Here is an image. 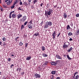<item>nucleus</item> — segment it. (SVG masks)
Instances as JSON below:
<instances>
[{"instance_id": "8", "label": "nucleus", "mask_w": 79, "mask_h": 79, "mask_svg": "<svg viewBox=\"0 0 79 79\" xmlns=\"http://www.w3.org/2000/svg\"><path fill=\"white\" fill-rule=\"evenodd\" d=\"M46 23L48 25L50 26H51L52 25V23L51 22L47 21Z\"/></svg>"}, {"instance_id": "44", "label": "nucleus", "mask_w": 79, "mask_h": 79, "mask_svg": "<svg viewBox=\"0 0 79 79\" xmlns=\"http://www.w3.org/2000/svg\"><path fill=\"white\" fill-rule=\"evenodd\" d=\"M7 61H11L10 58H8V59H7Z\"/></svg>"}, {"instance_id": "13", "label": "nucleus", "mask_w": 79, "mask_h": 79, "mask_svg": "<svg viewBox=\"0 0 79 79\" xmlns=\"http://www.w3.org/2000/svg\"><path fill=\"white\" fill-rule=\"evenodd\" d=\"M28 26L29 29H32V25L31 24H29L28 23Z\"/></svg>"}, {"instance_id": "64", "label": "nucleus", "mask_w": 79, "mask_h": 79, "mask_svg": "<svg viewBox=\"0 0 79 79\" xmlns=\"http://www.w3.org/2000/svg\"><path fill=\"white\" fill-rule=\"evenodd\" d=\"M76 73H74V74L73 75L75 77V76H76Z\"/></svg>"}, {"instance_id": "46", "label": "nucleus", "mask_w": 79, "mask_h": 79, "mask_svg": "<svg viewBox=\"0 0 79 79\" xmlns=\"http://www.w3.org/2000/svg\"><path fill=\"white\" fill-rule=\"evenodd\" d=\"M38 68L40 69H40V70H41V69H42V68H41V67H40V66L38 67Z\"/></svg>"}, {"instance_id": "3", "label": "nucleus", "mask_w": 79, "mask_h": 79, "mask_svg": "<svg viewBox=\"0 0 79 79\" xmlns=\"http://www.w3.org/2000/svg\"><path fill=\"white\" fill-rule=\"evenodd\" d=\"M59 61H60V60H56V62L55 61H52L50 62V64L52 65H54V66H56L57 64H58L59 63Z\"/></svg>"}, {"instance_id": "49", "label": "nucleus", "mask_w": 79, "mask_h": 79, "mask_svg": "<svg viewBox=\"0 0 79 79\" xmlns=\"http://www.w3.org/2000/svg\"><path fill=\"white\" fill-rule=\"evenodd\" d=\"M24 72L21 73V75H22V76H23V75H24Z\"/></svg>"}, {"instance_id": "25", "label": "nucleus", "mask_w": 79, "mask_h": 79, "mask_svg": "<svg viewBox=\"0 0 79 79\" xmlns=\"http://www.w3.org/2000/svg\"><path fill=\"white\" fill-rule=\"evenodd\" d=\"M2 6L3 7V8H8V7L6 6H5V5H3Z\"/></svg>"}, {"instance_id": "24", "label": "nucleus", "mask_w": 79, "mask_h": 79, "mask_svg": "<svg viewBox=\"0 0 79 79\" xmlns=\"http://www.w3.org/2000/svg\"><path fill=\"white\" fill-rule=\"evenodd\" d=\"M51 73L52 74L55 75V73H56V71H52L51 72Z\"/></svg>"}, {"instance_id": "1", "label": "nucleus", "mask_w": 79, "mask_h": 79, "mask_svg": "<svg viewBox=\"0 0 79 79\" xmlns=\"http://www.w3.org/2000/svg\"><path fill=\"white\" fill-rule=\"evenodd\" d=\"M53 13V10L51 9H49V11L45 10L44 15L45 16H47L48 18V16H50V15L52 13Z\"/></svg>"}, {"instance_id": "18", "label": "nucleus", "mask_w": 79, "mask_h": 79, "mask_svg": "<svg viewBox=\"0 0 79 79\" xmlns=\"http://www.w3.org/2000/svg\"><path fill=\"white\" fill-rule=\"evenodd\" d=\"M67 30H69V29H72L71 28L69 25H68L67 27Z\"/></svg>"}, {"instance_id": "32", "label": "nucleus", "mask_w": 79, "mask_h": 79, "mask_svg": "<svg viewBox=\"0 0 79 79\" xmlns=\"http://www.w3.org/2000/svg\"><path fill=\"white\" fill-rule=\"evenodd\" d=\"M15 5L14 4L13 5V6H11V9H13V8H15Z\"/></svg>"}, {"instance_id": "33", "label": "nucleus", "mask_w": 79, "mask_h": 79, "mask_svg": "<svg viewBox=\"0 0 79 79\" xmlns=\"http://www.w3.org/2000/svg\"><path fill=\"white\" fill-rule=\"evenodd\" d=\"M25 47H27V46H28V43H25Z\"/></svg>"}, {"instance_id": "6", "label": "nucleus", "mask_w": 79, "mask_h": 79, "mask_svg": "<svg viewBox=\"0 0 79 79\" xmlns=\"http://www.w3.org/2000/svg\"><path fill=\"white\" fill-rule=\"evenodd\" d=\"M52 36L53 37V39H55V37H56V31H54V32H52Z\"/></svg>"}, {"instance_id": "10", "label": "nucleus", "mask_w": 79, "mask_h": 79, "mask_svg": "<svg viewBox=\"0 0 79 79\" xmlns=\"http://www.w3.org/2000/svg\"><path fill=\"white\" fill-rule=\"evenodd\" d=\"M40 35V34L39 33L38 31H36L35 33L34 34V35H35V36H38V35H39V36Z\"/></svg>"}, {"instance_id": "61", "label": "nucleus", "mask_w": 79, "mask_h": 79, "mask_svg": "<svg viewBox=\"0 0 79 79\" xmlns=\"http://www.w3.org/2000/svg\"><path fill=\"white\" fill-rule=\"evenodd\" d=\"M9 2L10 3H11L12 2V0H9Z\"/></svg>"}, {"instance_id": "52", "label": "nucleus", "mask_w": 79, "mask_h": 79, "mask_svg": "<svg viewBox=\"0 0 79 79\" xmlns=\"http://www.w3.org/2000/svg\"><path fill=\"white\" fill-rule=\"evenodd\" d=\"M70 26H73V23L71 22L70 24Z\"/></svg>"}, {"instance_id": "22", "label": "nucleus", "mask_w": 79, "mask_h": 79, "mask_svg": "<svg viewBox=\"0 0 79 79\" xmlns=\"http://www.w3.org/2000/svg\"><path fill=\"white\" fill-rule=\"evenodd\" d=\"M48 25L46 23L45 24V25L44 27V28L47 29V28H48Z\"/></svg>"}, {"instance_id": "58", "label": "nucleus", "mask_w": 79, "mask_h": 79, "mask_svg": "<svg viewBox=\"0 0 79 79\" xmlns=\"http://www.w3.org/2000/svg\"><path fill=\"white\" fill-rule=\"evenodd\" d=\"M43 23H44V22L42 21L41 23H40V24H41V26H42V24H43Z\"/></svg>"}, {"instance_id": "63", "label": "nucleus", "mask_w": 79, "mask_h": 79, "mask_svg": "<svg viewBox=\"0 0 79 79\" xmlns=\"http://www.w3.org/2000/svg\"><path fill=\"white\" fill-rule=\"evenodd\" d=\"M28 2H29V3H31V0H29Z\"/></svg>"}, {"instance_id": "50", "label": "nucleus", "mask_w": 79, "mask_h": 79, "mask_svg": "<svg viewBox=\"0 0 79 79\" xmlns=\"http://www.w3.org/2000/svg\"><path fill=\"white\" fill-rule=\"evenodd\" d=\"M2 42L0 41V45H1V46H2Z\"/></svg>"}, {"instance_id": "35", "label": "nucleus", "mask_w": 79, "mask_h": 79, "mask_svg": "<svg viewBox=\"0 0 79 79\" xmlns=\"http://www.w3.org/2000/svg\"><path fill=\"white\" fill-rule=\"evenodd\" d=\"M23 5H27V4L26 2H24L23 3Z\"/></svg>"}, {"instance_id": "36", "label": "nucleus", "mask_w": 79, "mask_h": 79, "mask_svg": "<svg viewBox=\"0 0 79 79\" xmlns=\"http://www.w3.org/2000/svg\"><path fill=\"white\" fill-rule=\"evenodd\" d=\"M11 14H10V13L9 14V18L11 19Z\"/></svg>"}, {"instance_id": "48", "label": "nucleus", "mask_w": 79, "mask_h": 79, "mask_svg": "<svg viewBox=\"0 0 79 79\" xmlns=\"http://www.w3.org/2000/svg\"><path fill=\"white\" fill-rule=\"evenodd\" d=\"M18 10H20L21 11H22L23 10H22L21 9V7H19L18 8Z\"/></svg>"}, {"instance_id": "42", "label": "nucleus", "mask_w": 79, "mask_h": 79, "mask_svg": "<svg viewBox=\"0 0 79 79\" xmlns=\"http://www.w3.org/2000/svg\"><path fill=\"white\" fill-rule=\"evenodd\" d=\"M31 8L32 9H34V6H33V5H31Z\"/></svg>"}, {"instance_id": "41", "label": "nucleus", "mask_w": 79, "mask_h": 79, "mask_svg": "<svg viewBox=\"0 0 79 79\" xmlns=\"http://www.w3.org/2000/svg\"><path fill=\"white\" fill-rule=\"evenodd\" d=\"M10 3H11L9 1L8 2H7L6 3L7 5H10Z\"/></svg>"}, {"instance_id": "5", "label": "nucleus", "mask_w": 79, "mask_h": 79, "mask_svg": "<svg viewBox=\"0 0 79 79\" xmlns=\"http://www.w3.org/2000/svg\"><path fill=\"white\" fill-rule=\"evenodd\" d=\"M27 19V17H26V16H24L23 17L22 19L21 20V22H23V23H24L25 20H26Z\"/></svg>"}, {"instance_id": "12", "label": "nucleus", "mask_w": 79, "mask_h": 79, "mask_svg": "<svg viewBox=\"0 0 79 79\" xmlns=\"http://www.w3.org/2000/svg\"><path fill=\"white\" fill-rule=\"evenodd\" d=\"M31 59V56H27V57L26 60H30V59Z\"/></svg>"}, {"instance_id": "26", "label": "nucleus", "mask_w": 79, "mask_h": 79, "mask_svg": "<svg viewBox=\"0 0 79 79\" xmlns=\"http://www.w3.org/2000/svg\"><path fill=\"white\" fill-rule=\"evenodd\" d=\"M76 35L77 36L78 35H79V31H77L76 32Z\"/></svg>"}, {"instance_id": "7", "label": "nucleus", "mask_w": 79, "mask_h": 79, "mask_svg": "<svg viewBox=\"0 0 79 79\" xmlns=\"http://www.w3.org/2000/svg\"><path fill=\"white\" fill-rule=\"evenodd\" d=\"M48 62L47 61H45L44 62V63L43 65L42 66H41V67L42 68H43V67H44L45 66H46V65H47L48 64Z\"/></svg>"}, {"instance_id": "54", "label": "nucleus", "mask_w": 79, "mask_h": 79, "mask_svg": "<svg viewBox=\"0 0 79 79\" xmlns=\"http://www.w3.org/2000/svg\"><path fill=\"white\" fill-rule=\"evenodd\" d=\"M0 10H1V11H2V12H3V8H1V9H0Z\"/></svg>"}, {"instance_id": "57", "label": "nucleus", "mask_w": 79, "mask_h": 79, "mask_svg": "<svg viewBox=\"0 0 79 79\" xmlns=\"http://www.w3.org/2000/svg\"><path fill=\"white\" fill-rule=\"evenodd\" d=\"M58 5H57V4H56L55 6L53 5V6H54V8H56L57 6Z\"/></svg>"}, {"instance_id": "53", "label": "nucleus", "mask_w": 79, "mask_h": 79, "mask_svg": "<svg viewBox=\"0 0 79 79\" xmlns=\"http://www.w3.org/2000/svg\"><path fill=\"white\" fill-rule=\"evenodd\" d=\"M69 40L70 41H72L73 40V39L72 38H70V39H69Z\"/></svg>"}, {"instance_id": "11", "label": "nucleus", "mask_w": 79, "mask_h": 79, "mask_svg": "<svg viewBox=\"0 0 79 79\" xmlns=\"http://www.w3.org/2000/svg\"><path fill=\"white\" fill-rule=\"evenodd\" d=\"M21 17H22V15L19 14L17 15V19H19L20 18H21Z\"/></svg>"}, {"instance_id": "20", "label": "nucleus", "mask_w": 79, "mask_h": 79, "mask_svg": "<svg viewBox=\"0 0 79 79\" xmlns=\"http://www.w3.org/2000/svg\"><path fill=\"white\" fill-rule=\"evenodd\" d=\"M18 2H19V0H16L14 2V5H16V3H18Z\"/></svg>"}, {"instance_id": "15", "label": "nucleus", "mask_w": 79, "mask_h": 79, "mask_svg": "<svg viewBox=\"0 0 79 79\" xmlns=\"http://www.w3.org/2000/svg\"><path fill=\"white\" fill-rule=\"evenodd\" d=\"M16 15L15 14H13L12 15V18H16Z\"/></svg>"}, {"instance_id": "45", "label": "nucleus", "mask_w": 79, "mask_h": 79, "mask_svg": "<svg viewBox=\"0 0 79 79\" xmlns=\"http://www.w3.org/2000/svg\"><path fill=\"white\" fill-rule=\"evenodd\" d=\"M19 5H23V2H22L21 1L19 2Z\"/></svg>"}, {"instance_id": "38", "label": "nucleus", "mask_w": 79, "mask_h": 79, "mask_svg": "<svg viewBox=\"0 0 79 79\" xmlns=\"http://www.w3.org/2000/svg\"><path fill=\"white\" fill-rule=\"evenodd\" d=\"M2 40L4 42H5V41H6V38H2Z\"/></svg>"}, {"instance_id": "14", "label": "nucleus", "mask_w": 79, "mask_h": 79, "mask_svg": "<svg viewBox=\"0 0 79 79\" xmlns=\"http://www.w3.org/2000/svg\"><path fill=\"white\" fill-rule=\"evenodd\" d=\"M63 15L64 19H66V18H67V15H66V13L64 12L63 13Z\"/></svg>"}, {"instance_id": "39", "label": "nucleus", "mask_w": 79, "mask_h": 79, "mask_svg": "<svg viewBox=\"0 0 79 79\" xmlns=\"http://www.w3.org/2000/svg\"><path fill=\"white\" fill-rule=\"evenodd\" d=\"M28 23V22L27 21H26L25 22V23H24V26H26V24H27V23Z\"/></svg>"}, {"instance_id": "62", "label": "nucleus", "mask_w": 79, "mask_h": 79, "mask_svg": "<svg viewBox=\"0 0 79 79\" xmlns=\"http://www.w3.org/2000/svg\"><path fill=\"white\" fill-rule=\"evenodd\" d=\"M56 79H60V77H57Z\"/></svg>"}, {"instance_id": "2", "label": "nucleus", "mask_w": 79, "mask_h": 79, "mask_svg": "<svg viewBox=\"0 0 79 79\" xmlns=\"http://www.w3.org/2000/svg\"><path fill=\"white\" fill-rule=\"evenodd\" d=\"M69 43L68 42H66L64 43V44L63 45V47L64 49L65 48H68L69 47Z\"/></svg>"}, {"instance_id": "55", "label": "nucleus", "mask_w": 79, "mask_h": 79, "mask_svg": "<svg viewBox=\"0 0 79 79\" xmlns=\"http://www.w3.org/2000/svg\"><path fill=\"white\" fill-rule=\"evenodd\" d=\"M15 13V11H11L10 13L12 15V13Z\"/></svg>"}, {"instance_id": "17", "label": "nucleus", "mask_w": 79, "mask_h": 79, "mask_svg": "<svg viewBox=\"0 0 79 79\" xmlns=\"http://www.w3.org/2000/svg\"><path fill=\"white\" fill-rule=\"evenodd\" d=\"M42 55L44 56V57H47V56H48V55L46 54L45 53H43Z\"/></svg>"}, {"instance_id": "16", "label": "nucleus", "mask_w": 79, "mask_h": 79, "mask_svg": "<svg viewBox=\"0 0 79 79\" xmlns=\"http://www.w3.org/2000/svg\"><path fill=\"white\" fill-rule=\"evenodd\" d=\"M73 50V48L71 47L69 49H68L67 51V52H68L69 53Z\"/></svg>"}, {"instance_id": "19", "label": "nucleus", "mask_w": 79, "mask_h": 79, "mask_svg": "<svg viewBox=\"0 0 79 79\" xmlns=\"http://www.w3.org/2000/svg\"><path fill=\"white\" fill-rule=\"evenodd\" d=\"M67 57L69 60H72V58L69 57V55H68V54L67 55Z\"/></svg>"}, {"instance_id": "27", "label": "nucleus", "mask_w": 79, "mask_h": 79, "mask_svg": "<svg viewBox=\"0 0 79 79\" xmlns=\"http://www.w3.org/2000/svg\"><path fill=\"white\" fill-rule=\"evenodd\" d=\"M23 45V44L22 43V42H21V41L19 44V45L20 46H21V45Z\"/></svg>"}, {"instance_id": "21", "label": "nucleus", "mask_w": 79, "mask_h": 79, "mask_svg": "<svg viewBox=\"0 0 79 79\" xmlns=\"http://www.w3.org/2000/svg\"><path fill=\"white\" fill-rule=\"evenodd\" d=\"M33 4H35L36 3H37V2H38V0H33Z\"/></svg>"}, {"instance_id": "31", "label": "nucleus", "mask_w": 79, "mask_h": 79, "mask_svg": "<svg viewBox=\"0 0 79 79\" xmlns=\"http://www.w3.org/2000/svg\"><path fill=\"white\" fill-rule=\"evenodd\" d=\"M5 45H6V43H5V42H4L3 44V47H5Z\"/></svg>"}, {"instance_id": "40", "label": "nucleus", "mask_w": 79, "mask_h": 79, "mask_svg": "<svg viewBox=\"0 0 79 79\" xmlns=\"http://www.w3.org/2000/svg\"><path fill=\"white\" fill-rule=\"evenodd\" d=\"M43 5H44V3H41V4H39V5H40V7H42Z\"/></svg>"}, {"instance_id": "47", "label": "nucleus", "mask_w": 79, "mask_h": 79, "mask_svg": "<svg viewBox=\"0 0 79 79\" xmlns=\"http://www.w3.org/2000/svg\"><path fill=\"white\" fill-rule=\"evenodd\" d=\"M76 17H79V14H76Z\"/></svg>"}, {"instance_id": "30", "label": "nucleus", "mask_w": 79, "mask_h": 79, "mask_svg": "<svg viewBox=\"0 0 79 79\" xmlns=\"http://www.w3.org/2000/svg\"><path fill=\"white\" fill-rule=\"evenodd\" d=\"M19 37H17L15 39V41H16V42H17V40H18L17 39H18L19 38Z\"/></svg>"}, {"instance_id": "9", "label": "nucleus", "mask_w": 79, "mask_h": 79, "mask_svg": "<svg viewBox=\"0 0 79 79\" xmlns=\"http://www.w3.org/2000/svg\"><path fill=\"white\" fill-rule=\"evenodd\" d=\"M56 58L57 59H59V60H62V57L60 56L59 54H56Z\"/></svg>"}, {"instance_id": "37", "label": "nucleus", "mask_w": 79, "mask_h": 79, "mask_svg": "<svg viewBox=\"0 0 79 79\" xmlns=\"http://www.w3.org/2000/svg\"><path fill=\"white\" fill-rule=\"evenodd\" d=\"M79 75H77L76 76V78H75L76 79H79Z\"/></svg>"}, {"instance_id": "56", "label": "nucleus", "mask_w": 79, "mask_h": 79, "mask_svg": "<svg viewBox=\"0 0 79 79\" xmlns=\"http://www.w3.org/2000/svg\"><path fill=\"white\" fill-rule=\"evenodd\" d=\"M64 58H66V55H64Z\"/></svg>"}, {"instance_id": "60", "label": "nucleus", "mask_w": 79, "mask_h": 79, "mask_svg": "<svg viewBox=\"0 0 79 79\" xmlns=\"http://www.w3.org/2000/svg\"><path fill=\"white\" fill-rule=\"evenodd\" d=\"M3 79H6V77L5 76H4L3 77Z\"/></svg>"}, {"instance_id": "51", "label": "nucleus", "mask_w": 79, "mask_h": 79, "mask_svg": "<svg viewBox=\"0 0 79 79\" xmlns=\"http://www.w3.org/2000/svg\"><path fill=\"white\" fill-rule=\"evenodd\" d=\"M61 34V33H59L58 34V35L57 36V37H58L59 36H60V34Z\"/></svg>"}, {"instance_id": "4", "label": "nucleus", "mask_w": 79, "mask_h": 79, "mask_svg": "<svg viewBox=\"0 0 79 79\" xmlns=\"http://www.w3.org/2000/svg\"><path fill=\"white\" fill-rule=\"evenodd\" d=\"M34 76L35 78H38L39 79V78H40L41 77V76L40 74H35Z\"/></svg>"}, {"instance_id": "59", "label": "nucleus", "mask_w": 79, "mask_h": 79, "mask_svg": "<svg viewBox=\"0 0 79 79\" xmlns=\"http://www.w3.org/2000/svg\"><path fill=\"white\" fill-rule=\"evenodd\" d=\"M8 0H5V2L6 3V2H8Z\"/></svg>"}, {"instance_id": "43", "label": "nucleus", "mask_w": 79, "mask_h": 79, "mask_svg": "<svg viewBox=\"0 0 79 79\" xmlns=\"http://www.w3.org/2000/svg\"><path fill=\"white\" fill-rule=\"evenodd\" d=\"M47 8H48L50 7V4H48L46 6Z\"/></svg>"}, {"instance_id": "23", "label": "nucleus", "mask_w": 79, "mask_h": 79, "mask_svg": "<svg viewBox=\"0 0 79 79\" xmlns=\"http://www.w3.org/2000/svg\"><path fill=\"white\" fill-rule=\"evenodd\" d=\"M41 49L42 51H44L45 50V47L44 46H42L41 48Z\"/></svg>"}, {"instance_id": "34", "label": "nucleus", "mask_w": 79, "mask_h": 79, "mask_svg": "<svg viewBox=\"0 0 79 79\" xmlns=\"http://www.w3.org/2000/svg\"><path fill=\"white\" fill-rule=\"evenodd\" d=\"M68 35H69V36L71 35H72V33L71 32H69L68 33Z\"/></svg>"}, {"instance_id": "29", "label": "nucleus", "mask_w": 79, "mask_h": 79, "mask_svg": "<svg viewBox=\"0 0 79 79\" xmlns=\"http://www.w3.org/2000/svg\"><path fill=\"white\" fill-rule=\"evenodd\" d=\"M24 28V25H21V29H23Z\"/></svg>"}, {"instance_id": "28", "label": "nucleus", "mask_w": 79, "mask_h": 79, "mask_svg": "<svg viewBox=\"0 0 79 79\" xmlns=\"http://www.w3.org/2000/svg\"><path fill=\"white\" fill-rule=\"evenodd\" d=\"M28 24H32V20H30V22L28 23Z\"/></svg>"}]
</instances>
